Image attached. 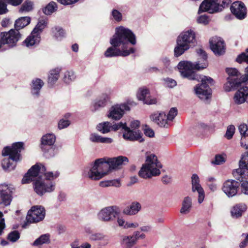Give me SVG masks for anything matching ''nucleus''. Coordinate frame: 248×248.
<instances>
[{
    "mask_svg": "<svg viewBox=\"0 0 248 248\" xmlns=\"http://www.w3.org/2000/svg\"><path fill=\"white\" fill-rule=\"evenodd\" d=\"M177 114V109L176 108H172L170 110L168 115H167V118L168 119V122L169 121H172V120L175 118V117Z\"/></svg>",
    "mask_w": 248,
    "mask_h": 248,
    "instance_id": "nucleus-49",
    "label": "nucleus"
},
{
    "mask_svg": "<svg viewBox=\"0 0 248 248\" xmlns=\"http://www.w3.org/2000/svg\"><path fill=\"white\" fill-rule=\"evenodd\" d=\"M161 168L162 165L158 161L156 156L150 154L146 156L145 163L142 165L138 174L143 179L151 178L153 176L159 175Z\"/></svg>",
    "mask_w": 248,
    "mask_h": 248,
    "instance_id": "nucleus-6",
    "label": "nucleus"
},
{
    "mask_svg": "<svg viewBox=\"0 0 248 248\" xmlns=\"http://www.w3.org/2000/svg\"><path fill=\"white\" fill-rule=\"evenodd\" d=\"M220 1V0H204L201 4L198 13L208 12L212 14L221 11L232 2L231 0H222L221 4H219Z\"/></svg>",
    "mask_w": 248,
    "mask_h": 248,
    "instance_id": "nucleus-8",
    "label": "nucleus"
},
{
    "mask_svg": "<svg viewBox=\"0 0 248 248\" xmlns=\"http://www.w3.org/2000/svg\"><path fill=\"white\" fill-rule=\"evenodd\" d=\"M47 22L45 19H41L38 21L35 28L32 30L33 34L36 33L41 36V33L46 27Z\"/></svg>",
    "mask_w": 248,
    "mask_h": 248,
    "instance_id": "nucleus-37",
    "label": "nucleus"
},
{
    "mask_svg": "<svg viewBox=\"0 0 248 248\" xmlns=\"http://www.w3.org/2000/svg\"><path fill=\"white\" fill-rule=\"evenodd\" d=\"M59 175L56 171H46L45 166L42 164H36L32 166L25 174L22 184H28L34 181L33 187L35 192L40 196L46 193H50L55 188V183L53 181Z\"/></svg>",
    "mask_w": 248,
    "mask_h": 248,
    "instance_id": "nucleus-2",
    "label": "nucleus"
},
{
    "mask_svg": "<svg viewBox=\"0 0 248 248\" xmlns=\"http://www.w3.org/2000/svg\"><path fill=\"white\" fill-rule=\"evenodd\" d=\"M128 162V158L125 156L96 159L93 163L85 168L84 175L92 180H98L107 175L112 170L120 169Z\"/></svg>",
    "mask_w": 248,
    "mask_h": 248,
    "instance_id": "nucleus-4",
    "label": "nucleus"
},
{
    "mask_svg": "<svg viewBox=\"0 0 248 248\" xmlns=\"http://www.w3.org/2000/svg\"><path fill=\"white\" fill-rule=\"evenodd\" d=\"M32 9V3L31 1H26L21 6L19 12L23 13L24 12H29Z\"/></svg>",
    "mask_w": 248,
    "mask_h": 248,
    "instance_id": "nucleus-45",
    "label": "nucleus"
},
{
    "mask_svg": "<svg viewBox=\"0 0 248 248\" xmlns=\"http://www.w3.org/2000/svg\"><path fill=\"white\" fill-rule=\"evenodd\" d=\"M236 61L238 63H241L243 62L248 63V48L246 50L245 52H243L239 55Z\"/></svg>",
    "mask_w": 248,
    "mask_h": 248,
    "instance_id": "nucleus-44",
    "label": "nucleus"
},
{
    "mask_svg": "<svg viewBox=\"0 0 248 248\" xmlns=\"http://www.w3.org/2000/svg\"><path fill=\"white\" fill-rule=\"evenodd\" d=\"M200 183V179L196 174H193L191 177V185L192 186Z\"/></svg>",
    "mask_w": 248,
    "mask_h": 248,
    "instance_id": "nucleus-58",
    "label": "nucleus"
},
{
    "mask_svg": "<svg viewBox=\"0 0 248 248\" xmlns=\"http://www.w3.org/2000/svg\"><path fill=\"white\" fill-rule=\"evenodd\" d=\"M136 243L134 237L130 235H125L122 237L121 245L122 248H132Z\"/></svg>",
    "mask_w": 248,
    "mask_h": 248,
    "instance_id": "nucleus-30",
    "label": "nucleus"
},
{
    "mask_svg": "<svg viewBox=\"0 0 248 248\" xmlns=\"http://www.w3.org/2000/svg\"><path fill=\"white\" fill-rule=\"evenodd\" d=\"M50 242V235L46 233L41 235L36 239L32 244L34 246H38L44 244H49Z\"/></svg>",
    "mask_w": 248,
    "mask_h": 248,
    "instance_id": "nucleus-36",
    "label": "nucleus"
},
{
    "mask_svg": "<svg viewBox=\"0 0 248 248\" xmlns=\"http://www.w3.org/2000/svg\"><path fill=\"white\" fill-rule=\"evenodd\" d=\"M144 134L149 137H153L154 136V131L150 128H146L144 130Z\"/></svg>",
    "mask_w": 248,
    "mask_h": 248,
    "instance_id": "nucleus-61",
    "label": "nucleus"
},
{
    "mask_svg": "<svg viewBox=\"0 0 248 248\" xmlns=\"http://www.w3.org/2000/svg\"><path fill=\"white\" fill-rule=\"evenodd\" d=\"M112 16L114 19L117 21H120L122 20V14L117 10L114 9L112 11Z\"/></svg>",
    "mask_w": 248,
    "mask_h": 248,
    "instance_id": "nucleus-55",
    "label": "nucleus"
},
{
    "mask_svg": "<svg viewBox=\"0 0 248 248\" xmlns=\"http://www.w3.org/2000/svg\"><path fill=\"white\" fill-rule=\"evenodd\" d=\"M119 208L117 206H108L101 209L98 213L97 217L102 221H111L119 214Z\"/></svg>",
    "mask_w": 248,
    "mask_h": 248,
    "instance_id": "nucleus-12",
    "label": "nucleus"
},
{
    "mask_svg": "<svg viewBox=\"0 0 248 248\" xmlns=\"http://www.w3.org/2000/svg\"><path fill=\"white\" fill-rule=\"evenodd\" d=\"M164 81H165L167 86L169 88H173L176 85V81L170 78H166L164 79Z\"/></svg>",
    "mask_w": 248,
    "mask_h": 248,
    "instance_id": "nucleus-53",
    "label": "nucleus"
},
{
    "mask_svg": "<svg viewBox=\"0 0 248 248\" xmlns=\"http://www.w3.org/2000/svg\"><path fill=\"white\" fill-rule=\"evenodd\" d=\"M31 22V18L29 16L21 17L16 20L15 29L17 31L24 28Z\"/></svg>",
    "mask_w": 248,
    "mask_h": 248,
    "instance_id": "nucleus-32",
    "label": "nucleus"
},
{
    "mask_svg": "<svg viewBox=\"0 0 248 248\" xmlns=\"http://www.w3.org/2000/svg\"><path fill=\"white\" fill-rule=\"evenodd\" d=\"M89 238L91 241H103L104 245H107L109 241L108 236L101 232H95L91 233L89 236Z\"/></svg>",
    "mask_w": 248,
    "mask_h": 248,
    "instance_id": "nucleus-31",
    "label": "nucleus"
},
{
    "mask_svg": "<svg viewBox=\"0 0 248 248\" xmlns=\"http://www.w3.org/2000/svg\"><path fill=\"white\" fill-rule=\"evenodd\" d=\"M191 189L193 192L197 191L198 193V202L199 203H202L205 197V193L202 187L201 184L199 183L197 184V185L192 186Z\"/></svg>",
    "mask_w": 248,
    "mask_h": 248,
    "instance_id": "nucleus-35",
    "label": "nucleus"
},
{
    "mask_svg": "<svg viewBox=\"0 0 248 248\" xmlns=\"http://www.w3.org/2000/svg\"><path fill=\"white\" fill-rule=\"evenodd\" d=\"M58 2L63 5H70L77 3L79 0H57Z\"/></svg>",
    "mask_w": 248,
    "mask_h": 248,
    "instance_id": "nucleus-56",
    "label": "nucleus"
},
{
    "mask_svg": "<svg viewBox=\"0 0 248 248\" xmlns=\"http://www.w3.org/2000/svg\"><path fill=\"white\" fill-rule=\"evenodd\" d=\"M23 143L18 142L13 143L11 147L6 146L2 151V155L7 156L1 161V166L4 170L15 169L16 162L20 160V152L23 149Z\"/></svg>",
    "mask_w": 248,
    "mask_h": 248,
    "instance_id": "nucleus-5",
    "label": "nucleus"
},
{
    "mask_svg": "<svg viewBox=\"0 0 248 248\" xmlns=\"http://www.w3.org/2000/svg\"><path fill=\"white\" fill-rule=\"evenodd\" d=\"M225 162V158L224 155H216L215 157L214 161H213L212 163L216 165H220Z\"/></svg>",
    "mask_w": 248,
    "mask_h": 248,
    "instance_id": "nucleus-48",
    "label": "nucleus"
},
{
    "mask_svg": "<svg viewBox=\"0 0 248 248\" xmlns=\"http://www.w3.org/2000/svg\"><path fill=\"white\" fill-rule=\"evenodd\" d=\"M20 238V233L17 231H13L7 235V239L11 242L17 241Z\"/></svg>",
    "mask_w": 248,
    "mask_h": 248,
    "instance_id": "nucleus-42",
    "label": "nucleus"
},
{
    "mask_svg": "<svg viewBox=\"0 0 248 248\" xmlns=\"http://www.w3.org/2000/svg\"><path fill=\"white\" fill-rule=\"evenodd\" d=\"M137 97L139 100H142L144 104L148 105L155 104L157 101L155 98H151L149 91L147 89H140L138 94Z\"/></svg>",
    "mask_w": 248,
    "mask_h": 248,
    "instance_id": "nucleus-22",
    "label": "nucleus"
},
{
    "mask_svg": "<svg viewBox=\"0 0 248 248\" xmlns=\"http://www.w3.org/2000/svg\"><path fill=\"white\" fill-rule=\"evenodd\" d=\"M5 228L4 219L3 217V214L0 211V235L2 234L3 231Z\"/></svg>",
    "mask_w": 248,
    "mask_h": 248,
    "instance_id": "nucleus-57",
    "label": "nucleus"
},
{
    "mask_svg": "<svg viewBox=\"0 0 248 248\" xmlns=\"http://www.w3.org/2000/svg\"><path fill=\"white\" fill-rule=\"evenodd\" d=\"M53 33L55 38L58 40H61L65 36L64 30L60 27H56L53 30Z\"/></svg>",
    "mask_w": 248,
    "mask_h": 248,
    "instance_id": "nucleus-43",
    "label": "nucleus"
},
{
    "mask_svg": "<svg viewBox=\"0 0 248 248\" xmlns=\"http://www.w3.org/2000/svg\"><path fill=\"white\" fill-rule=\"evenodd\" d=\"M70 124V122L68 120L61 119L58 123V128L60 129L65 128Z\"/></svg>",
    "mask_w": 248,
    "mask_h": 248,
    "instance_id": "nucleus-54",
    "label": "nucleus"
},
{
    "mask_svg": "<svg viewBox=\"0 0 248 248\" xmlns=\"http://www.w3.org/2000/svg\"><path fill=\"white\" fill-rule=\"evenodd\" d=\"M141 209L140 203L137 202H132L129 206L126 207L123 213L126 215L133 216L136 215Z\"/></svg>",
    "mask_w": 248,
    "mask_h": 248,
    "instance_id": "nucleus-24",
    "label": "nucleus"
},
{
    "mask_svg": "<svg viewBox=\"0 0 248 248\" xmlns=\"http://www.w3.org/2000/svg\"><path fill=\"white\" fill-rule=\"evenodd\" d=\"M110 97L109 95L106 93H103L100 98L94 102L93 104V109L96 110L100 108L104 107L109 101Z\"/></svg>",
    "mask_w": 248,
    "mask_h": 248,
    "instance_id": "nucleus-28",
    "label": "nucleus"
},
{
    "mask_svg": "<svg viewBox=\"0 0 248 248\" xmlns=\"http://www.w3.org/2000/svg\"><path fill=\"white\" fill-rule=\"evenodd\" d=\"M235 132V127L232 125H230L228 126L227 131L225 134V137L230 140L232 138Z\"/></svg>",
    "mask_w": 248,
    "mask_h": 248,
    "instance_id": "nucleus-46",
    "label": "nucleus"
},
{
    "mask_svg": "<svg viewBox=\"0 0 248 248\" xmlns=\"http://www.w3.org/2000/svg\"><path fill=\"white\" fill-rule=\"evenodd\" d=\"M248 87L242 86L235 93L233 100L236 104H241L247 101L248 104Z\"/></svg>",
    "mask_w": 248,
    "mask_h": 248,
    "instance_id": "nucleus-21",
    "label": "nucleus"
},
{
    "mask_svg": "<svg viewBox=\"0 0 248 248\" xmlns=\"http://www.w3.org/2000/svg\"><path fill=\"white\" fill-rule=\"evenodd\" d=\"M46 211L44 207L36 205L31 207L28 211L26 220L29 223H36L43 220L45 217Z\"/></svg>",
    "mask_w": 248,
    "mask_h": 248,
    "instance_id": "nucleus-13",
    "label": "nucleus"
},
{
    "mask_svg": "<svg viewBox=\"0 0 248 248\" xmlns=\"http://www.w3.org/2000/svg\"><path fill=\"white\" fill-rule=\"evenodd\" d=\"M3 45H7L9 47L16 46L17 42L21 39V34L19 31L11 29L9 31L2 32L0 33Z\"/></svg>",
    "mask_w": 248,
    "mask_h": 248,
    "instance_id": "nucleus-10",
    "label": "nucleus"
},
{
    "mask_svg": "<svg viewBox=\"0 0 248 248\" xmlns=\"http://www.w3.org/2000/svg\"><path fill=\"white\" fill-rule=\"evenodd\" d=\"M140 124V121L138 120L133 121L131 122L130 126L132 130H134L139 127Z\"/></svg>",
    "mask_w": 248,
    "mask_h": 248,
    "instance_id": "nucleus-60",
    "label": "nucleus"
},
{
    "mask_svg": "<svg viewBox=\"0 0 248 248\" xmlns=\"http://www.w3.org/2000/svg\"><path fill=\"white\" fill-rule=\"evenodd\" d=\"M56 141V137L53 134H46L41 138V148L44 152H46L50 149Z\"/></svg>",
    "mask_w": 248,
    "mask_h": 248,
    "instance_id": "nucleus-20",
    "label": "nucleus"
},
{
    "mask_svg": "<svg viewBox=\"0 0 248 248\" xmlns=\"http://www.w3.org/2000/svg\"><path fill=\"white\" fill-rule=\"evenodd\" d=\"M126 126V124L125 123H123L121 122L117 124H115L112 125H111V129L115 131L119 129L123 131Z\"/></svg>",
    "mask_w": 248,
    "mask_h": 248,
    "instance_id": "nucleus-47",
    "label": "nucleus"
},
{
    "mask_svg": "<svg viewBox=\"0 0 248 248\" xmlns=\"http://www.w3.org/2000/svg\"><path fill=\"white\" fill-rule=\"evenodd\" d=\"M135 104L133 102L127 101L126 103L116 104L112 106L109 109L108 117L114 120H119L123 116L125 111L130 110L129 105Z\"/></svg>",
    "mask_w": 248,
    "mask_h": 248,
    "instance_id": "nucleus-9",
    "label": "nucleus"
},
{
    "mask_svg": "<svg viewBox=\"0 0 248 248\" xmlns=\"http://www.w3.org/2000/svg\"><path fill=\"white\" fill-rule=\"evenodd\" d=\"M247 206L243 203L236 204L232 208L231 213L233 218H237L241 217L247 210Z\"/></svg>",
    "mask_w": 248,
    "mask_h": 248,
    "instance_id": "nucleus-25",
    "label": "nucleus"
},
{
    "mask_svg": "<svg viewBox=\"0 0 248 248\" xmlns=\"http://www.w3.org/2000/svg\"><path fill=\"white\" fill-rule=\"evenodd\" d=\"M89 140L93 142L111 143L113 140L110 138L103 137L96 133H92L90 135Z\"/></svg>",
    "mask_w": 248,
    "mask_h": 248,
    "instance_id": "nucleus-27",
    "label": "nucleus"
},
{
    "mask_svg": "<svg viewBox=\"0 0 248 248\" xmlns=\"http://www.w3.org/2000/svg\"><path fill=\"white\" fill-rule=\"evenodd\" d=\"M195 42V34L191 30L182 32L177 37V45L174 49V55L179 57L193 46Z\"/></svg>",
    "mask_w": 248,
    "mask_h": 248,
    "instance_id": "nucleus-7",
    "label": "nucleus"
},
{
    "mask_svg": "<svg viewBox=\"0 0 248 248\" xmlns=\"http://www.w3.org/2000/svg\"><path fill=\"white\" fill-rule=\"evenodd\" d=\"M210 45L211 50L217 55H221L225 52L224 42L219 37H213L210 40Z\"/></svg>",
    "mask_w": 248,
    "mask_h": 248,
    "instance_id": "nucleus-15",
    "label": "nucleus"
},
{
    "mask_svg": "<svg viewBox=\"0 0 248 248\" xmlns=\"http://www.w3.org/2000/svg\"><path fill=\"white\" fill-rule=\"evenodd\" d=\"M210 21L209 17L206 15H203L200 16L197 18V22L199 23L206 25L208 24Z\"/></svg>",
    "mask_w": 248,
    "mask_h": 248,
    "instance_id": "nucleus-51",
    "label": "nucleus"
},
{
    "mask_svg": "<svg viewBox=\"0 0 248 248\" xmlns=\"http://www.w3.org/2000/svg\"><path fill=\"white\" fill-rule=\"evenodd\" d=\"M239 186L237 181L229 179L223 183L221 189L228 197L231 198L237 194Z\"/></svg>",
    "mask_w": 248,
    "mask_h": 248,
    "instance_id": "nucleus-14",
    "label": "nucleus"
},
{
    "mask_svg": "<svg viewBox=\"0 0 248 248\" xmlns=\"http://www.w3.org/2000/svg\"><path fill=\"white\" fill-rule=\"evenodd\" d=\"M4 1L8 4L17 6L22 3L23 0H4Z\"/></svg>",
    "mask_w": 248,
    "mask_h": 248,
    "instance_id": "nucleus-59",
    "label": "nucleus"
},
{
    "mask_svg": "<svg viewBox=\"0 0 248 248\" xmlns=\"http://www.w3.org/2000/svg\"><path fill=\"white\" fill-rule=\"evenodd\" d=\"M98 131L103 134L108 133L111 129V124L108 122H105L99 124L96 127Z\"/></svg>",
    "mask_w": 248,
    "mask_h": 248,
    "instance_id": "nucleus-39",
    "label": "nucleus"
},
{
    "mask_svg": "<svg viewBox=\"0 0 248 248\" xmlns=\"http://www.w3.org/2000/svg\"><path fill=\"white\" fill-rule=\"evenodd\" d=\"M79 244V240L76 239L71 244V246L72 248H80Z\"/></svg>",
    "mask_w": 248,
    "mask_h": 248,
    "instance_id": "nucleus-64",
    "label": "nucleus"
},
{
    "mask_svg": "<svg viewBox=\"0 0 248 248\" xmlns=\"http://www.w3.org/2000/svg\"><path fill=\"white\" fill-rule=\"evenodd\" d=\"M233 176L237 180H243L248 178V152H246L239 161V168L233 170Z\"/></svg>",
    "mask_w": 248,
    "mask_h": 248,
    "instance_id": "nucleus-11",
    "label": "nucleus"
},
{
    "mask_svg": "<svg viewBox=\"0 0 248 248\" xmlns=\"http://www.w3.org/2000/svg\"><path fill=\"white\" fill-rule=\"evenodd\" d=\"M150 119L160 127L168 128L170 125L167 115L164 112H154L150 115Z\"/></svg>",
    "mask_w": 248,
    "mask_h": 248,
    "instance_id": "nucleus-18",
    "label": "nucleus"
},
{
    "mask_svg": "<svg viewBox=\"0 0 248 248\" xmlns=\"http://www.w3.org/2000/svg\"><path fill=\"white\" fill-rule=\"evenodd\" d=\"M99 186L102 187H108L110 186L119 187L120 186V181L118 180L103 181L99 183Z\"/></svg>",
    "mask_w": 248,
    "mask_h": 248,
    "instance_id": "nucleus-41",
    "label": "nucleus"
},
{
    "mask_svg": "<svg viewBox=\"0 0 248 248\" xmlns=\"http://www.w3.org/2000/svg\"><path fill=\"white\" fill-rule=\"evenodd\" d=\"M41 41V36L36 33L33 34L31 31V33L23 42L24 45L28 47L32 46H38Z\"/></svg>",
    "mask_w": 248,
    "mask_h": 248,
    "instance_id": "nucleus-23",
    "label": "nucleus"
},
{
    "mask_svg": "<svg viewBox=\"0 0 248 248\" xmlns=\"http://www.w3.org/2000/svg\"><path fill=\"white\" fill-rule=\"evenodd\" d=\"M123 137L126 140L135 141L139 140L142 142L144 139L142 138V133L139 131L133 130L127 125L123 131Z\"/></svg>",
    "mask_w": 248,
    "mask_h": 248,
    "instance_id": "nucleus-19",
    "label": "nucleus"
},
{
    "mask_svg": "<svg viewBox=\"0 0 248 248\" xmlns=\"http://www.w3.org/2000/svg\"><path fill=\"white\" fill-rule=\"evenodd\" d=\"M12 190L11 187L6 185L0 186V204L8 206L12 200Z\"/></svg>",
    "mask_w": 248,
    "mask_h": 248,
    "instance_id": "nucleus-16",
    "label": "nucleus"
},
{
    "mask_svg": "<svg viewBox=\"0 0 248 248\" xmlns=\"http://www.w3.org/2000/svg\"><path fill=\"white\" fill-rule=\"evenodd\" d=\"M207 185H208L209 189L212 191H215L217 189V185L214 182H212L211 183H208Z\"/></svg>",
    "mask_w": 248,
    "mask_h": 248,
    "instance_id": "nucleus-62",
    "label": "nucleus"
},
{
    "mask_svg": "<svg viewBox=\"0 0 248 248\" xmlns=\"http://www.w3.org/2000/svg\"><path fill=\"white\" fill-rule=\"evenodd\" d=\"M58 6L56 2L51 1L43 9V13L46 15H50L57 10Z\"/></svg>",
    "mask_w": 248,
    "mask_h": 248,
    "instance_id": "nucleus-38",
    "label": "nucleus"
},
{
    "mask_svg": "<svg viewBox=\"0 0 248 248\" xmlns=\"http://www.w3.org/2000/svg\"><path fill=\"white\" fill-rule=\"evenodd\" d=\"M141 231L143 232H149L152 229V227L150 225L143 226L140 228Z\"/></svg>",
    "mask_w": 248,
    "mask_h": 248,
    "instance_id": "nucleus-63",
    "label": "nucleus"
},
{
    "mask_svg": "<svg viewBox=\"0 0 248 248\" xmlns=\"http://www.w3.org/2000/svg\"><path fill=\"white\" fill-rule=\"evenodd\" d=\"M44 85L43 81L40 78H36L32 81L31 93L32 95L38 97L40 91Z\"/></svg>",
    "mask_w": 248,
    "mask_h": 248,
    "instance_id": "nucleus-26",
    "label": "nucleus"
},
{
    "mask_svg": "<svg viewBox=\"0 0 248 248\" xmlns=\"http://www.w3.org/2000/svg\"><path fill=\"white\" fill-rule=\"evenodd\" d=\"M247 179H244L243 180H239L243 182L241 185V192L245 195H248V182L245 181Z\"/></svg>",
    "mask_w": 248,
    "mask_h": 248,
    "instance_id": "nucleus-50",
    "label": "nucleus"
},
{
    "mask_svg": "<svg viewBox=\"0 0 248 248\" xmlns=\"http://www.w3.org/2000/svg\"><path fill=\"white\" fill-rule=\"evenodd\" d=\"M197 53L200 58L195 64L188 61H182L177 67L183 78L201 82L194 88L195 93L201 99L207 100L211 95V89L208 83L212 84L213 79L210 77L198 75L193 71L205 69L208 65L206 52L202 49L199 48Z\"/></svg>",
    "mask_w": 248,
    "mask_h": 248,
    "instance_id": "nucleus-1",
    "label": "nucleus"
},
{
    "mask_svg": "<svg viewBox=\"0 0 248 248\" xmlns=\"http://www.w3.org/2000/svg\"><path fill=\"white\" fill-rule=\"evenodd\" d=\"M238 129L241 135L240 143L243 145L246 146V139H248V132L247 133L248 130V126L244 124H241L238 127Z\"/></svg>",
    "mask_w": 248,
    "mask_h": 248,
    "instance_id": "nucleus-34",
    "label": "nucleus"
},
{
    "mask_svg": "<svg viewBox=\"0 0 248 248\" xmlns=\"http://www.w3.org/2000/svg\"><path fill=\"white\" fill-rule=\"evenodd\" d=\"M230 9L233 15L239 19H243L246 16L247 8L244 3L241 1H236L233 2Z\"/></svg>",
    "mask_w": 248,
    "mask_h": 248,
    "instance_id": "nucleus-17",
    "label": "nucleus"
},
{
    "mask_svg": "<svg viewBox=\"0 0 248 248\" xmlns=\"http://www.w3.org/2000/svg\"><path fill=\"white\" fill-rule=\"evenodd\" d=\"M109 42L112 46L105 52L106 57H125L135 52L133 47L127 49V45L129 43L133 45L136 44V36L130 30L123 26L116 28L115 33Z\"/></svg>",
    "mask_w": 248,
    "mask_h": 248,
    "instance_id": "nucleus-3",
    "label": "nucleus"
},
{
    "mask_svg": "<svg viewBox=\"0 0 248 248\" xmlns=\"http://www.w3.org/2000/svg\"><path fill=\"white\" fill-rule=\"evenodd\" d=\"M75 73L72 71H67L64 73L63 80L66 84H69L76 78Z\"/></svg>",
    "mask_w": 248,
    "mask_h": 248,
    "instance_id": "nucleus-40",
    "label": "nucleus"
},
{
    "mask_svg": "<svg viewBox=\"0 0 248 248\" xmlns=\"http://www.w3.org/2000/svg\"><path fill=\"white\" fill-rule=\"evenodd\" d=\"M192 204L191 198L189 196L186 197L183 201L180 213L182 214H186L189 213L192 207Z\"/></svg>",
    "mask_w": 248,
    "mask_h": 248,
    "instance_id": "nucleus-33",
    "label": "nucleus"
},
{
    "mask_svg": "<svg viewBox=\"0 0 248 248\" xmlns=\"http://www.w3.org/2000/svg\"><path fill=\"white\" fill-rule=\"evenodd\" d=\"M61 69L59 68L52 69L49 71L48 77V84L51 86H53L58 80L60 77Z\"/></svg>",
    "mask_w": 248,
    "mask_h": 248,
    "instance_id": "nucleus-29",
    "label": "nucleus"
},
{
    "mask_svg": "<svg viewBox=\"0 0 248 248\" xmlns=\"http://www.w3.org/2000/svg\"><path fill=\"white\" fill-rule=\"evenodd\" d=\"M7 6V3L4 0H0V15L5 14L8 12Z\"/></svg>",
    "mask_w": 248,
    "mask_h": 248,
    "instance_id": "nucleus-52",
    "label": "nucleus"
}]
</instances>
